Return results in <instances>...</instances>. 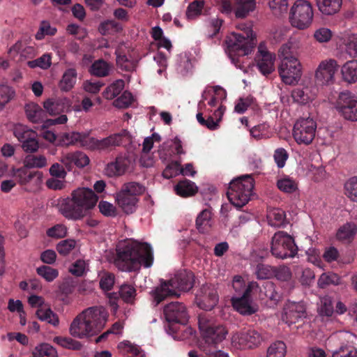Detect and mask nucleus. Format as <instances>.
I'll return each instance as SVG.
<instances>
[{
	"instance_id": "obj_61",
	"label": "nucleus",
	"mask_w": 357,
	"mask_h": 357,
	"mask_svg": "<svg viewBox=\"0 0 357 357\" xmlns=\"http://www.w3.org/2000/svg\"><path fill=\"white\" fill-rule=\"evenodd\" d=\"M268 5L275 15H280L287 10V0H269Z\"/></svg>"
},
{
	"instance_id": "obj_12",
	"label": "nucleus",
	"mask_w": 357,
	"mask_h": 357,
	"mask_svg": "<svg viewBox=\"0 0 357 357\" xmlns=\"http://www.w3.org/2000/svg\"><path fill=\"white\" fill-rule=\"evenodd\" d=\"M231 340L241 349H253L261 345L265 340V336L256 329H244L234 333Z\"/></svg>"
},
{
	"instance_id": "obj_39",
	"label": "nucleus",
	"mask_w": 357,
	"mask_h": 357,
	"mask_svg": "<svg viewBox=\"0 0 357 357\" xmlns=\"http://www.w3.org/2000/svg\"><path fill=\"white\" fill-rule=\"evenodd\" d=\"M356 230V228L354 224H344L337 230L336 237L341 241H350L354 238Z\"/></svg>"
},
{
	"instance_id": "obj_56",
	"label": "nucleus",
	"mask_w": 357,
	"mask_h": 357,
	"mask_svg": "<svg viewBox=\"0 0 357 357\" xmlns=\"http://www.w3.org/2000/svg\"><path fill=\"white\" fill-rule=\"evenodd\" d=\"M118 348L121 350V353L123 352L128 357L137 356L139 354V348L130 342H121Z\"/></svg>"
},
{
	"instance_id": "obj_19",
	"label": "nucleus",
	"mask_w": 357,
	"mask_h": 357,
	"mask_svg": "<svg viewBox=\"0 0 357 357\" xmlns=\"http://www.w3.org/2000/svg\"><path fill=\"white\" fill-rule=\"evenodd\" d=\"M71 196L82 206L84 213L86 215L94 208L98 199L96 193L88 188H77L72 192Z\"/></svg>"
},
{
	"instance_id": "obj_33",
	"label": "nucleus",
	"mask_w": 357,
	"mask_h": 357,
	"mask_svg": "<svg viewBox=\"0 0 357 357\" xmlns=\"http://www.w3.org/2000/svg\"><path fill=\"white\" fill-rule=\"evenodd\" d=\"M116 55V62L117 66L122 70L132 72L136 70L137 61L128 56L120 50L115 52Z\"/></svg>"
},
{
	"instance_id": "obj_20",
	"label": "nucleus",
	"mask_w": 357,
	"mask_h": 357,
	"mask_svg": "<svg viewBox=\"0 0 357 357\" xmlns=\"http://www.w3.org/2000/svg\"><path fill=\"white\" fill-rule=\"evenodd\" d=\"M306 317V310L303 302L288 301L284 307L283 319L289 324H296Z\"/></svg>"
},
{
	"instance_id": "obj_25",
	"label": "nucleus",
	"mask_w": 357,
	"mask_h": 357,
	"mask_svg": "<svg viewBox=\"0 0 357 357\" xmlns=\"http://www.w3.org/2000/svg\"><path fill=\"white\" fill-rule=\"evenodd\" d=\"M66 137L68 144H74L79 143L81 146L91 150H96V144L94 141H96V138L90 137L89 134L72 132L67 134Z\"/></svg>"
},
{
	"instance_id": "obj_1",
	"label": "nucleus",
	"mask_w": 357,
	"mask_h": 357,
	"mask_svg": "<svg viewBox=\"0 0 357 357\" xmlns=\"http://www.w3.org/2000/svg\"><path fill=\"white\" fill-rule=\"evenodd\" d=\"M153 262L152 249L148 243L128 241L116 249L114 264L121 271L136 272L139 271L142 265L149 268Z\"/></svg>"
},
{
	"instance_id": "obj_45",
	"label": "nucleus",
	"mask_w": 357,
	"mask_h": 357,
	"mask_svg": "<svg viewBox=\"0 0 357 357\" xmlns=\"http://www.w3.org/2000/svg\"><path fill=\"white\" fill-rule=\"evenodd\" d=\"M36 273L38 275L44 278L47 282H52L59 276V271L47 265H43L36 268Z\"/></svg>"
},
{
	"instance_id": "obj_34",
	"label": "nucleus",
	"mask_w": 357,
	"mask_h": 357,
	"mask_svg": "<svg viewBox=\"0 0 357 357\" xmlns=\"http://www.w3.org/2000/svg\"><path fill=\"white\" fill-rule=\"evenodd\" d=\"M112 65L100 59L96 60L90 67L89 72L92 75L105 77L109 75Z\"/></svg>"
},
{
	"instance_id": "obj_57",
	"label": "nucleus",
	"mask_w": 357,
	"mask_h": 357,
	"mask_svg": "<svg viewBox=\"0 0 357 357\" xmlns=\"http://www.w3.org/2000/svg\"><path fill=\"white\" fill-rule=\"evenodd\" d=\"M46 234L51 238H61L67 235V227L63 225L57 224L49 228Z\"/></svg>"
},
{
	"instance_id": "obj_36",
	"label": "nucleus",
	"mask_w": 357,
	"mask_h": 357,
	"mask_svg": "<svg viewBox=\"0 0 357 357\" xmlns=\"http://www.w3.org/2000/svg\"><path fill=\"white\" fill-rule=\"evenodd\" d=\"M28 167L18 169L15 172V176L21 185H26L37 176L38 179L42 177V173L38 171H29Z\"/></svg>"
},
{
	"instance_id": "obj_7",
	"label": "nucleus",
	"mask_w": 357,
	"mask_h": 357,
	"mask_svg": "<svg viewBox=\"0 0 357 357\" xmlns=\"http://www.w3.org/2000/svg\"><path fill=\"white\" fill-rule=\"evenodd\" d=\"M271 252L278 259L293 258L297 255L298 247L291 235L279 231L272 237Z\"/></svg>"
},
{
	"instance_id": "obj_63",
	"label": "nucleus",
	"mask_w": 357,
	"mask_h": 357,
	"mask_svg": "<svg viewBox=\"0 0 357 357\" xmlns=\"http://www.w3.org/2000/svg\"><path fill=\"white\" fill-rule=\"evenodd\" d=\"M115 276L111 273H104L100 280V287L104 291L112 289L114 284Z\"/></svg>"
},
{
	"instance_id": "obj_24",
	"label": "nucleus",
	"mask_w": 357,
	"mask_h": 357,
	"mask_svg": "<svg viewBox=\"0 0 357 357\" xmlns=\"http://www.w3.org/2000/svg\"><path fill=\"white\" fill-rule=\"evenodd\" d=\"M275 57L268 51L259 48L256 56L257 68L264 75H268L274 70Z\"/></svg>"
},
{
	"instance_id": "obj_49",
	"label": "nucleus",
	"mask_w": 357,
	"mask_h": 357,
	"mask_svg": "<svg viewBox=\"0 0 357 357\" xmlns=\"http://www.w3.org/2000/svg\"><path fill=\"white\" fill-rule=\"evenodd\" d=\"M273 266L269 265L259 264L255 268V274L259 280H266L273 277Z\"/></svg>"
},
{
	"instance_id": "obj_44",
	"label": "nucleus",
	"mask_w": 357,
	"mask_h": 357,
	"mask_svg": "<svg viewBox=\"0 0 357 357\" xmlns=\"http://www.w3.org/2000/svg\"><path fill=\"white\" fill-rule=\"evenodd\" d=\"M54 342L61 347L68 349L80 350L82 347V344L79 341L69 337H55Z\"/></svg>"
},
{
	"instance_id": "obj_22",
	"label": "nucleus",
	"mask_w": 357,
	"mask_h": 357,
	"mask_svg": "<svg viewBox=\"0 0 357 357\" xmlns=\"http://www.w3.org/2000/svg\"><path fill=\"white\" fill-rule=\"evenodd\" d=\"M130 158L124 155H119L114 162L109 163L105 168V173L109 177L123 175L130 165Z\"/></svg>"
},
{
	"instance_id": "obj_18",
	"label": "nucleus",
	"mask_w": 357,
	"mask_h": 357,
	"mask_svg": "<svg viewBox=\"0 0 357 357\" xmlns=\"http://www.w3.org/2000/svg\"><path fill=\"white\" fill-rule=\"evenodd\" d=\"M74 197H67L63 199L59 204V211L61 214L68 220H79L86 216L84 210Z\"/></svg>"
},
{
	"instance_id": "obj_23",
	"label": "nucleus",
	"mask_w": 357,
	"mask_h": 357,
	"mask_svg": "<svg viewBox=\"0 0 357 357\" xmlns=\"http://www.w3.org/2000/svg\"><path fill=\"white\" fill-rule=\"evenodd\" d=\"M89 161L90 160L86 154L82 151L68 153L61 159V162L68 171L72 170L73 165L78 167H84L89 165Z\"/></svg>"
},
{
	"instance_id": "obj_55",
	"label": "nucleus",
	"mask_w": 357,
	"mask_h": 357,
	"mask_svg": "<svg viewBox=\"0 0 357 357\" xmlns=\"http://www.w3.org/2000/svg\"><path fill=\"white\" fill-rule=\"evenodd\" d=\"M277 186L281 191L287 193H292L298 188L296 182L289 178L278 180Z\"/></svg>"
},
{
	"instance_id": "obj_9",
	"label": "nucleus",
	"mask_w": 357,
	"mask_h": 357,
	"mask_svg": "<svg viewBox=\"0 0 357 357\" xmlns=\"http://www.w3.org/2000/svg\"><path fill=\"white\" fill-rule=\"evenodd\" d=\"M163 314L169 323V330L173 333H176L174 324L185 326L188 324L190 317L185 305L177 301L167 304L164 307Z\"/></svg>"
},
{
	"instance_id": "obj_6",
	"label": "nucleus",
	"mask_w": 357,
	"mask_h": 357,
	"mask_svg": "<svg viewBox=\"0 0 357 357\" xmlns=\"http://www.w3.org/2000/svg\"><path fill=\"white\" fill-rule=\"evenodd\" d=\"M254 188V179L249 174L232 180L227 192V197L236 208H242L250 200Z\"/></svg>"
},
{
	"instance_id": "obj_13",
	"label": "nucleus",
	"mask_w": 357,
	"mask_h": 357,
	"mask_svg": "<svg viewBox=\"0 0 357 357\" xmlns=\"http://www.w3.org/2000/svg\"><path fill=\"white\" fill-rule=\"evenodd\" d=\"M337 110L347 120L357 121V98L348 91L339 94L335 106Z\"/></svg>"
},
{
	"instance_id": "obj_28",
	"label": "nucleus",
	"mask_w": 357,
	"mask_h": 357,
	"mask_svg": "<svg viewBox=\"0 0 357 357\" xmlns=\"http://www.w3.org/2000/svg\"><path fill=\"white\" fill-rule=\"evenodd\" d=\"M267 220L273 227H284L289 223L284 211L281 208H273L268 211Z\"/></svg>"
},
{
	"instance_id": "obj_62",
	"label": "nucleus",
	"mask_w": 357,
	"mask_h": 357,
	"mask_svg": "<svg viewBox=\"0 0 357 357\" xmlns=\"http://www.w3.org/2000/svg\"><path fill=\"white\" fill-rule=\"evenodd\" d=\"M273 158L278 167L282 168L289 158V154L284 148H278L275 150Z\"/></svg>"
},
{
	"instance_id": "obj_52",
	"label": "nucleus",
	"mask_w": 357,
	"mask_h": 357,
	"mask_svg": "<svg viewBox=\"0 0 357 357\" xmlns=\"http://www.w3.org/2000/svg\"><path fill=\"white\" fill-rule=\"evenodd\" d=\"M333 357H357V349L350 344L341 346L333 351Z\"/></svg>"
},
{
	"instance_id": "obj_16",
	"label": "nucleus",
	"mask_w": 357,
	"mask_h": 357,
	"mask_svg": "<svg viewBox=\"0 0 357 357\" xmlns=\"http://www.w3.org/2000/svg\"><path fill=\"white\" fill-rule=\"evenodd\" d=\"M251 287L246 288L241 296H233L231 299L234 308L244 316L255 314L258 310V307L252 303L251 299Z\"/></svg>"
},
{
	"instance_id": "obj_46",
	"label": "nucleus",
	"mask_w": 357,
	"mask_h": 357,
	"mask_svg": "<svg viewBox=\"0 0 357 357\" xmlns=\"http://www.w3.org/2000/svg\"><path fill=\"white\" fill-rule=\"evenodd\" d=\"M120 297L128 303H132L136 295V290L131 284H122L119 290Z\"/></svg>"
},
{
	"instance_id": "obj_5",
	"label": "nucleus",
	"mask_w": 357,
	"mask_h": 357,
	"mask_svg": "<svg viewBox=\"0 0 357 357\" xmlns=\"http://www.w3.org/2000/svg\"><path fill=\"white\" fill-rule=\"evenodd\" d=\"M237 28L243 33H231L226 39L229 56H245L252 52L256 45V38L252 36V30L245 24H241Z\"/></svg>"
},
{
	"instance_id": "obj_50",
	"label": "nucleus",
	"mask_w": 357,
	"mask_h": 357,
	"mask_svg": "<svg viewBox=\"0 0 357 357\" xmlns=\"http://www.w3.org/2000/svg\"><path fill=\"white\" fill-rule=\"evenodd\" d=\"M15 91L7 85H0V109L8 103L13 98Z\"/></svg>"
},
{
	"instance_id": "obj_14",
	"label": "nucleus",
	"mask_w": 357,
	"mask_h": 357,
	"mask_svg": "<svg viewBox=\"0 0 357 357\" xmlns=\"http://www.w3.org/2000/svg\"><path fill=\"white\" fill-rule=\"evenodd\" d=\"M280 76L286 84H295L301 77V67L297 58L284 59L278 68Z\"/></svg>"
},
{
	"instance_id": "obj_31",
	"label": "nucleus",
	"mask_w": 357,
	"mask_h": 357,
	"mask_svg": "<svg viewBox=\"0 0 357 357\" xmlns=\"http://www.w3.org/2000/svg\"><path fill=\"white\" fill-rule=\"evenodd\" d=\"M25 112L28 119L32 123L43 122L46 119L45 111L38 105L35 103L26 104Z\"/></svg>"
},
{
	"instance_id": "obj_42",
	"label": "nucleus",
	"mask_w": 357,
	"mask_h": 357,
	"mask_svg": "<svg viewBox=\"0 0 357 357\" xmlns=\"http://www.w3.org/2000/svg\"><path fill=\"white\" fill-rule=\"evenodd\" d=\"M317 283L320 288L324 289L330 284H340L341 283V278L334 273H323L319 277Z\"/></svg>"
},
{
	"instance_id": "obj_30",
	"label": "nucleus",
	"mask_w": 357,
	"mask_h": 357,
	"mask_svg": "<svg viewBox=\"0 0 357 357\" xmlns=\"http://www.w3.org/2000/svg\"><path fill=\"white\" fill-rule=\"evenodd\" d=\"M319 11L326 15L337 13L342 4V0H316Z\"/></svg>"
},
{
	"instance_id": "obj_51",
	"label": "nucleus",
	"mask_w": 357,
	"mask_h": 357,
	"mask_svg": "<svg viewBox=\"0 0 357 357\" xmlns=\"http://www.w3.org/2000/svg\"><path fill=\"white\" fill-rule=\"evenodd\" d=\"M345 194L354 202H357V176L349 178L344 185Z\"/></svg>"
},
{
	"instance_id": "obj_26",
	"label": "nucleus",
	"mask_w": 357,
	"mask_h": 357,
	"mask_svg": "<svg viewBox=\"0 0 357 357\" xmlns=\"http://www.w3.org/2000/svg\"><path fill=\"white\" fill-rule=\"evenodd\" d=\"M116 200L119 206L121 207L125 213L129 214L132 213L135 211L138 198L129 195L121 190L116 195Z\"/></svg>"
},
{
	"instance_id": "obj_17",
	"label": "nucleus",
	"mask_w": 357,
	"mask_h": 357,
	"mask_svg": "<svg viewBox=\"0 0 357 357\" xmlns=\"http://www.w3.org/2000/svg\"><path fill=\"white\" fill-rule=\"evenodd\" d=\"M339 66L334 59L323 61L319 65L315 73L316 83L319 85H327L334 81V75Z\"/></svg>"
},
{
	"instance_id": "obj_48",
	"label": "nucleus",
	"mask_w": 357,
	"mask_h": 357,
	"mask_svg": "<svg viewBox=\"0 0 357 357\" xmlns=\"http://www.w3.org/2000/svg\"><path fill=\"white\" fill-rule=\"evenodd\" d=\"M211 218V213L208 209H204L199 213L196 219V227L200 232L205 231V227L209 225Z\"/></svg>"
},
{
	"instance_id": "obj_60",
	"label": "nucleus",
	"mask_w": 357,
	"mask_h": 357,
	"mask_svg": "<svg viewBox=\"0 0 357 357\" xmlns=\"http://www.w3.org/2000/svg\"><path fill=\"white\" fill-rule=\"evenodd\" d=\"M56 33V29L50 26L46 21L41 22L39 31L36 34L37 40H42L45 36H54Z\"/></svg>"
},
{
	"instance_id": "obj_37",
	"label": "nucleus",
	"mask_w": 357,
	"mask_h": 357,
	"mask_svg": "<svg viewBox=\"0 0 357 357\" xmlns=\"http://www.w3.org/2000/svg\"><path fill=\"white\" fill-rule=\"evenodd\" d=\"M77 78V72L74 68H69L65 71L62 79L59 83V87L62 91H68L75 85Z\"/></svg>"
},
{
	"instance_id": "obj_10",
	"label": "nucleus",
	"mask_w": 357,
	"mask_h": 357,
	"mask_svg": "<svg viewBox=\"0 0 357 357\" xmlns=\"http://www.w3.org/2000/svg\"><path fill=\"white\" fill-rule=\"evenodd\" d=\"M316 121L310 117L296 121L293 129V137L298 144H310L315 137Z\"/></svg>"
},
{
	"instance_id": "obj_2",
	"label": "nucleus",
	"mask_w": 357,
	"mask_h": 357,
	"mask_svg": "<svg viewBox=\"0 0 357 357\" xmlns=\"http://www.w3.org/2000/svg\"><path fill=\"white\" fill-rule=\"evenodd\" d=\"M108 314L102 306L89 307L72 321L69 332L74 337L83 339L97 335L104 328Z\"/></svg>"
},
{
	"instance_id": "obj_3",
	"label": "nucleus",
	"mask_w": 357,
	"mask_h": 357,
	"mask_svg": "<svg viewBox=\"0 0 357 357\" xmlns=\"http://www.w3.org/2000/svg\"><path fill=\"white\" fill-rule=\"evenodd\" d=\"M195 283V275L192 272L186 270L181 271L175 275L174 278L168 281L162 280L160 285L151 291L153 304L158 305L168 297L177 296L176 289L188 291Z\"/></svg>"
},
{
	"instance_id": "obj_29",
	"label": "nucleus",
	"mask_w": 357,
	"mask_h": 357,
	"mask_svg": "<svg viewBox=\"0 0 357 357\" xmlns=\"http://www.w3.org/2000/svg\"><path fill=\"white\" fill-rule=\"evenodd\" d=\"M255 7V0H236L234 5L235 16L237 18H245Z\"/></svg>"
},
{
	"instance_id": "obj_43",
	"label": "nucleus",
	"mask_w": 357,
	"mask_h": 357,
	"mask_svg": "<svg viewBox=\"0 0 357 357\" xmlns=\"http://www.w3.org/2000/svg\"><path fill=\"white\" fill-rule=\"evenodd\" d=\"M287 347L284 342L276 341L272 343L267 350V357H284Z\"/></svg>"
},
{
	"instance_id": "obj_58",
	"label": "nucleus",
	"mask_w": 357,
	"mask_h": 357,
	"mask_svg": "<svg viewBox=\"0 0 357 357\" xmlns=\"http://www.w3.org/2000/svg\"><path fill=\"white\" fill-rule=\"evenodd\" d=\"M274 275L277 280L280 281L287 282L291 278V271L288 266H280L278 267H274Z\"/></svg>"
},
{
	"instance_id": "obj_47",
	"label": "nucleus",
	"mask_w": 357,
	"mask_h": 357,
	"mask_svg": "<svg viewBox=\"0 0 357 357\" xmlns=\"http://www.w3.org/2000/svg\"><path fill=\"white\" fill-rule=\"evenodd\" d=\"M144 190V186L137 182L126 183L122 186L121 189V191L135 197H137L138 195H142Z\"/></svg>"
},
{
	"instance_id": "obj_53",
	"label": "nucleus",
	"mask_w": 357,
	"mask_h": 357,
	"mask_svg": "<svg viewBox=\"0 0 357 357\" xmlns=\"http://www.w3.org/2000/svg\"><path fill=\"white\" fill-rule=\"evenodd\" d=\"M269 126L266 123H261L255 126L250 129V135L256 139L268 137Z\"/></svg>"
},
{
	"instance_id": "obj_8",
	"label": "nucleus",
	"mask_w": 357,
	"mask_h": 357,
	"mask_svg": "<svg viewBox=\"0 0 357 357\" xmlns=\"http://www.w3.org/2000/svg\"><path fill=\"white\" fill-rule=\"evenodd\" d=\"M313 19L311 3L306 0H297L289 13V21L293 26L299 29L307 28Z\"/></svg>"
},
{
	"instance_id": "obj_21",
	"label": "nucleus",
	"mask_w": 357,
	"mask_h": 357,
	"mask_svg": "<svg viewBox=\"0 0 357 357\" xmlns=\"http://www.w3.org/2000/svg\"><path fill=\"white\" fill-rule=\"evenodd\" d=\"M71 100L66 97H57L44 102V108L50 115L70 111Z\"/></svg>"
},
{
	"instance_id": "obj_32",
	"label": "nucleus",
	"mask_w": 357,
	"mask_h": 357,
	"mask_svg": "<svg viewBox=\"0 0 357 357\" xmlns=\"http://www.w3.org/2000/svg\"><path fill=\"white\" fill-rule=\"evenodd\" d=\"M176 193L183 197H188L195 195L198 188L195 183L190 180L183 179L180 181L174 187Z\"/></svg>"
},
{
	"instance_id": "obj_38",
	"label": "nucleus",
	"mask_w": 357,
	"mask_h": 357,
	"mask_svg": "<svg viewBox=\"0 0 357 357\" xmlns=\"http://www.w3.org/2000/svg\"><path fill=\"white\" fill-rule=\"evenodd\" d=\"M13 133L22 144L25 141L32 139L31 137L38 136L36 132L22 124L17 125L14 128Z\"/></svg>"
},
{
	"instance_id": "obj_54",
	"label": "nucleus",
	"mask_w": 357,
	"mask_h": 357,
	"mask_svg": "<svg viewBox=\"0 0 357 357\" xmlns=\"http://www.w3.org/2000/svg\"><path fill=\"white\" fill-rule=\"evenodd\" d=\"M204 1H195L189 4L186 10L188 19L192 20L202 13Z\"/></svg>"
},
{
	"instance_id": "obj_15",
	"label": "nucleus",
	"mask_w": 357,
	"mask_h": 357,
	"mask_svg": "<svg viewBox=\"0 0 357 357\" xmlns=\"http://www.w3.org/2000/svg\"><path fill=\"white\" fill-rule=\"evenodd\" d=\"M195 299L199 308L210 311L218 304L219 296L215 286L206 283L202 286Z\"/></svg>"
},
{
	"instance_id": "obj_64",
	"label": "nucleus",
	"mask_w": 357,
	"mask_h": 357,
	"mask_svg": "<svg viewBox=\"0 0 357 357\" xmlns=\"http://www.w3.org/2000/svg\"><path fill=\"white\" fill-rule=\"evenodd\" d=\"M346 51L351 57L357 56V33L352 34L345 41Z\"/></svg>"
},
{
	"instance_id": "obj_27",
	"label": "nucleus",
	"mask_w": 357,
	"mask_h": 357,
	"mask_svg": "<svg viewBox=\"0 0 357 357\" xmlns=\"http://www.w3.org/2000/svg\"><path fill=\"white\" fill-rule=\"evenodd\" d=\"M261 299L270 301V305H275L281 298V294L276 290L275 284L270 281L266 282L260 289Z\"/></svg>"
},
{
	"instance_id": "obj_4",
	"label": "nucleus",
	"mask_w": 357,
	"mask_h": 357,
	"mask_svg": "<svg viewBox=\"0 0 357 357\" xmlns=\"http://www.w3.org/2000/svg\"><path fill=\"white\" fill-rule=\"evenodd\" d=\"M198 326L204 340L202 349L204 347L217 349V345L225 340L228 334L226 327L217 323L214 317L207 312L199 314Z\"/></svg>"
},
{
	"instance_id": "obj_59",
	"label": "nucleus",
	"mask_w": 357,
	"mask_h": 357,
	"mask_svg": "<svg viewBox=\"0 0 357 357\" xmlns=\"http://www.w3.org/2000/svg\"><path fill=\"white\" fill-rule=\"evenodd\" d=\"M75 244L73 239L63 240L56 245V250L60 255L66 256L75 248Z\"/></svg>"
},
{
	"instance_id": "obj_35",
	"label": "nucleus",
	"mask_w": 357,
	"mask_h": 357,
	"mask_svg": "<svg viewBox=\"0 0 357 357\" xmlns=\"http://www.w3.org/2000/svg\"><path fill=\"white\" fill-rule=\"evenodd\" d=\"M342 75L344 81L354 83L357 81V61H349L342 67Z\"/></svg>"
},
{
	"instance_id": "obj_40",
	"label": "nucleus",
	"mask_w": 357,
	"mask_h": 357,
	"mask_svg": "<svg viewBox=\"0 0 357 357\" xmlns=\"http://www.w3.org/2000/svg\"><path fill=\"white\" fill-rule=\"evenodd\" d=\"M25 167L28 168H43L47 164V159L44 155H28L24 160Z\"/></svg>"
},
{
	"instance_id": "obj_11",
	"label": "nucleus",
	"mask_w": 357,
	"mask_h": 357,
	"mask_svg": "<svg viewBox=\"0 0 357 357\" xmlns=\"http://www.w3.org/2000/svg\"><path fill=\"white\" fill-rule=\"evenodd\" d=\"M132 135L127 130L110 135L101 139H96V150L100 151H111L116 146L126 147L132 143Z\"/></svg>"
},
{
	"instance_id": "obj_41",
	"label": "nucleus",
	"mask_w": 357,
	"mask_h": 357,
	"mask_svg": "<svg viewBox=\"0 0 357 357\" xmlns=\"http://www.w3.org/2000/svg\"><path fill=\"white\" fill-rule=\"evenodd\" d=\"M125 82L123 79H118L109 85L104 91V97L112 100L119 96L124 89Z\"/></svg>"
}]
</instances>
